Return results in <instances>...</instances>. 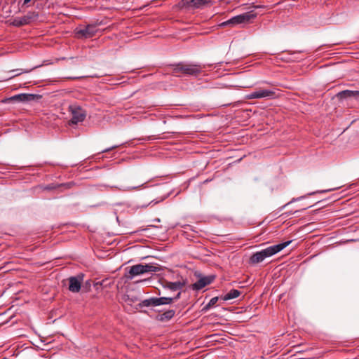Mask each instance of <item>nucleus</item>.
<instances>
[{"instance_id":"nucleus-1","label":"nucleus","mask_w":359,"mask_h":359,"mask_svg":"<svg viewBox=\"0 0 359 359\" xmlns=\"http://www.w3.org/2000/svg\"><path fill=\"white\" fill-rule=\"evenodd\" d=\"M292 241H288L277 245L269 246L261 251L254 253L250 258L251 264H258L264 259L271 257L279 252L291 243Z\"/></svg>"},{"instance_id":"nucleus-2","label":"nucleus","mask_w":359,"mask_h":359,"mask_svg":"<svg viewBox=\"0 0 359 359\" xmlns=\"http://www.w3.org/2000/svg\"><path fill=\"white\" fill-rule=\"evenodd\" d=\"M202 69L203 66L198 64L179 63L174 67L172 73L176 76L181 74L188 76H197L201 73Z\"/></svg>"},{"instance_id":"nucleus-3","label":"nucleus","mask_w":359,"mask_h":359,"mask_svg":"<svg viewBox=\"0 0 359 359\" xmlns=\"http://www.w3.org/2000/svg\"><path fill=\"white\" fill-rule=\"evenodd\" d=\"M160 270V268L153 264H136L130 268L129 276L132 279L134 276H140L150 272H156Z\"/></svg>"},{"instance_id":"nucleus-4","label":"nucleus","mask_w":359,"mask_h":359,"mask_svg":"<svg viewBox=\"0 0 359 359\" xmlns=\"http://www.w3.org/2000/svg\"><path fill=\"white\" fill-rule=\"evenodd\" d=\"M256 17V14L252 12H247L231 18V19L225 21L221 24V26L224 27L227 25H236L238 24L247 23Z\"/></svg>"},{"instance_id":"nucleus-5","label":"nucleus","mask_w":359,"mask_h":359,"mask_svg":"<svg viewBox=\"0 0 359 359\" xmlns=\"http://www.w3.org/2000/svg\"><path fill=\"white\" fill-rule=\"evenodd\" d=\"M276 93L271 89L257 88L255 91L245 95L247 100L273 98L275 97Z\"/></svg>"},{"instance_id":"nucleus-6","label":"nucleus","mask_w":359,"mask_h":359,"mask_svg":"<svg viewBox=\"0 0 359 359\" xmlns=\"http://www.w3.org/2000/svg\"><path fill=\"white\" fill-rule=\"evenodd\" d=\"M172 302L173 299L170 297H151L143 300L140 305L142 306H156L163 304H170Z\"/></svg>"},{"instance_id":"nucleus-7","label":"nucleus","mask_w":359,"mask_h":359,"mask_svg":"<svg viewBox=\"0 0 359 359\" xmlns=\"http://www.w3.org/2000/svg\"><path fill=\"white\" fill-rule=\"evenodd\" d=\"M38 16L36 12H29L24 16L15 18L12 24L16 27L26 25L36 20Z\"/></svg>"},{"instance_id":"nucleus-8","label":"nucleus","mask_w":359,"mask_h":359,"mask_svg":"<svg viewBox=\"0 0 359 359\" xmlns=\"http://www.w3.org/2000/svg\"><path fill=\"white\" fill-rule=\"evenodd\" d=\"M69 111L72 114L71 122L73 124H76L79 122H82L84 120L86 117V113L80 107L76 105H71L69 106Z\"/></svg>"},{"instance_id":"nucleus-9","label":"nucleus","mask_w":359,"mask_h":359,"mask_svg":"<svg viewBox=\"0 0 359 359\" xmlns=\"http://www.w3.org/2000/svg\"><path fill=\"white\" fill-rule=\"evenodd\" d=\"M83 281V275H78L76 276H72L69 278V290L72 292H79L81 283Z\"/></svg>"},{"instance_id":"nucleus-10","label":"nucleus","mask_w":359,"mask_h":359,"mask_svg":"<svg viewBox=\"0 0 359 359\" xmlns=\"http://www.w3.org/2000/svg\"><path fill=\"white\" fill-rule=\"evenodd\" d=\"M71 183L66 184H50L48 185H41L36 188V191H53L57 189H69Z\"/></svg>"},{"instance_id":"nucleus-11","label":"nucleus","mask_w":359,"mask_h":359,"mask_svg":"<svg viewBox=\"0 0 359 359\" xmlns=\"http://www.w3.org/2000/svg\"><path fill=\"white\" fill-rule=\"evenodd\" d=\"M213 278L212 277H203L192 285V289L194 290H200L210 284Z\"/></svg>"},{"instance_id":"nucleus-12","label":"nucleus","mask_w":359,"mask_h":359,"mask_svg":"<svg viewBox=\"0 0 359 359\" xmlns=\"http://www.w3.org/2000/svg\"><path fill=\"white\" fill-rule=\"evenodd\" d=\"M184 283L181 281H177V282H169L165 281L163 284V287L166 289H169L172 291H177L182 289L184 287Z\"/></svg>"},{"instance_id":"nucleus-13","label":"nucleus","mask_w":359,"mask_h":359,"mask_svg":"<svg viewBox=\"0 0 359 359\" xmlns=\"http://www.w3.org/2000/svg\"><path fill=\"white\" fill-rule=\"evenodd\" d=\"M36 95L33 94H19L11 97L12 100L20 102H27L34 100Z\"/></svg>"},{"instance_id":"nucleus-14","label":"nucleus","mask_w":359,"mask_h":359,"mask_svg":"<svg viewBox=\"0 0 359 359\" xmlns=\"http://www.w3.org/2000/svg\"><path fill=\"white\" fill-rule=\"evenodd\" d=\"M82 36L86 38H89L94 36L95 33V27L93 25H88L86 27L81 29L79 32Z\"/></svg>"},{"instance_id":"nucleus-15","label":"nucleus","mask_w":359,"mask_h":359,"mask_svg":"<svg viewBox=\"0 0 359 359\" xmlns=\"http://www.w3.org/2000/svg\"><path fill=\"white\" fill-rule=\"evenodd\" d=\"M175 311L174 310H168L164 313L157 316L156 319L160 321H168L173 318Z\"/></svg>"},{"instance_id":"nucleus-16","label":"nucleus","mask_w":359,"mask_h":359,"mask_svg":"<svg viewBox=\"0 0 359 359\" xmlns=\"http://www.w3.org/2000/svg\"><path fill=\"white\" fill-rule=\"evenodd\" d=\"M210 3V1L208 0H190L188 5L194 8H201Z\"/></svg>"},{"instance_id":"nucleus-17","label":"nucleus","mask_w":359,"mask_h":359,"mask_svg":"<svg viewBox=\"0 0 359 359\" xmlns=\"http://www.w3.org/2000/svg\"><path fill=\"white\" fill-rule=\"evenodd\" d=\"M359 95V91H353L349 90H343L337 94L339 99L355 97Z\"/></svg>"},{"instance_id":"nucleus-18","label":"nucleus","mask_w":359,"mask_h":359,"mask_svg":"<svg viewBox=\"0 0 359 359\" xmlns=\"http://www.w3.org/2000/svg\"><path fill=\"white\" fill-rule=\"evenodd\" d=\"M241 292L238 290H231L228 293H226L225 295L222 297V299L224 301H227L230 299H233L235 298H237L240 296Z\"/></svg>"},{"instance_id":"nucleus-19","label":"nucleus","mask_w":359,"mask_h":359,"mask_svg":"<svg viewBox=\"0 0 359 359\" xmlns=\"http://www.w3.org/2000/svg\"><path fill=\"white\" fill-rule=\"evenodd\" d=\"M218 301V297H212L210 302L208 303V304L205 306V309H209L210 308L214 306L216 303Z\"/></svg>"},{"instance_id":"nucleus-20","label":"nucleus","mask_w":359,"mask_h":359,"mask_svg":"<svg viewBox=\"0 0 359 359\" xmlns=\"http://www.w3.org/2000/svg\"><path fill=\"white\" fill-rule=\"evenodd\" d=\"M304 198H305V196H301V197H299V198H292V199L291 200V201H290V202L294 203V202H297V201H299V200L304 199Z\"/></svg>"},{"instance_id":"nucleus-21","label":"nucleus","mask_w":359,"mask_h":359,"mask_svg":"<svg viewBox=\"0 0 359 359\" xmlns=\"http://www.w3.org/2000/svg\"><path fill=\"white\" fill-rule=\"evenodd\" d=\"M181 292H179L175 297H171L173 299V302L177 300L180 297Z\"/></svg>"},{"instance_id":"nucleus-22","label":"nucleus","mask_w":359,"mask_h":359,"mask_svg":"<svg viewBox=\"0 0 359 359\" xmlns=\"http://www.w3.org/2000/svg\"><path fill=\"white\" fill-rule=\"evenodd\" d=\"M118 146H113L111 148H109V149H104L103 151L104 152H106V151H110L111 149H114V148H116Z\"/></svg>"},{"instance_id":"nucleus-23","label":"nucleus","mask_w":359,"mask_h":359,"mask_svg":"<svg viewBox=\"0 0 359 359\" xmlns=\"http://www.w3.org/2000/svg\"><path fill=\"white\" fill-rule=\"evenodd\" d=\"M339 199H340V198H334L332 199V202H337Z\"/></svg>"},{"instance_id":"nucleus-24","label":"nucleus","mask_w":359,"mask_h":359,"mask_svg":"<svg viewBox=\"0 0 359 359\" xmlns=\"http://www.w3.org/2000/svg\"><path fill=\"white\" fill-rule=\"evenodd\" d=\"M29 1H31V0H24V4H27Z\"/></svg>"},{"instance_id":"nucleus-25","label":"nucleus","mask_w":359,"mask_h":359,"mask_svg":"<svg viewBox=\"0 0 359 359\" xmlns=\"http://www.w3.org/2000/svg\"><path fill=\"white\" fill-rule=\"evenodd\" d=\"M316 194V192L309 193V195H312V194Z\"/></svg>"},{"instance_id":"nucleus-26","label":"nucleus","mask_w":359,"mask_h":359,"mask_svg":"<svg viewBox=\"0 0 359 359\" xmlns=\"http://www.w3.org/2000/svg\"><path fill=\"white\" fill-rule=\"evenodd\" d=\"M323 201V199H320V200L318 201L317 202L320 203V202H322Z\"/></svg>"}]
</instances>
